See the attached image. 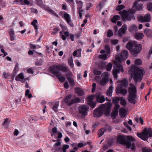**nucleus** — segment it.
<instances>
[{
  "label": "nucleus",
  "instance_id": "nucleus-1",
  "mask_svg": "<svg viewBox=\"0 0 152 152\" xmlns=\"http://www.w3.org/2000/svg\"><path fill=\"white\" fill-rule=\"evenodd\" d=\"M112 105L110 102L105 104H102L94 110L93 113L94 117L98 118L101 116L103 115L104 112L106 115H108L110 113Z\"/></svg>",
  "mask_w": 152,
  "mask_h": 152
},
{
  "label": "nucleus",
  "instance_id": "nucleus-2",
  "mask_svg": "<svg viewBox=\"0 0 152 152\" xmlns=\"http://www.w3.org/2000/svg\"><path fill=\"white\" fill-rule=\"evenodd\" d=\"M130 70L132 72V75L133 77L135 82L137 83L140 82L142 79L145 73L144 69L142 68H139L135 65L131 67Z\"/></svg>",
  "mask_w": 152,
  "mask_h": 152
},
{
  "label": "nucleus",
  "instance_id": "nucleus-3",
  "mask_svg": "<svg viewBox=\"0 0 152 152\" xmlns=\"http://www.w3.org/2000/svg\"><path fill=\"white\" fill-rule=\"evenodd\" d=\"M126 48L134 56L139 54L142 49L141 44H137L133 42H130L126 45Z\"/></svg>",
  "mask_w": 152,
  "mask_h": 152
},
{
  "label": "nucleus",
  "instance_id": "nucleus-4",
  "mask_svg": "<svg viewBox=\"0 0 152 152\" xmlns=\"http://www.w3.org/2000/svg\"><path fill=\"white\" fill-rule=\"evenodd\" d=\"M129 101L131 103L135 104L137 102L136 99L137 97V91L135 86L131 84L130 87L129 88Z\"/></svg>",
  "mask_w": 152,
  "mask_h": 152
},
{
  "label": "nucleus",
  "instance_id": "nucleus-5",
  "mask_svg": "<svg viewBox=\"0 0 152 152\" xmlns=\"http://www.w3.org/2000/svg\"><path fill=\"white\" fill-rule=\"evenodd\" d=\"M51 72L54 71L61 70L63 72H67L68 73L67 76H71L72 73L70 70L68 68L67 66L63 64L55 65L49 68Z\"/></svg>",
  "mask_w": 152,
  "mask_h": 152
},
{
  "label": "nucleus",
  "instance_id": "nucleus-6",
  "mask_svg": "<svg viewBox=\"0 0 152 152\" xmlns=\"http://www.w3.org/2000/svg\"><path fill=\"white\" fill-rule=\"evenodd\" d=\"M134 140V138L131 136H128L125 139L122 136H119L117 138L118 142L120 144L126 145L127 148H129L131 147V141Z\"/></svg>",
  "mask_w": 152,
  "mask_h": 152
},
{
  "label": "nucleus",
  "instance_id": "nucleus-7",
  "mask_svg": "<svg viewBox=\"0 0 152 152\" xmlns=\"http://www.w3.org/2000/svg\"><path fill=\"white\" fill-rule=\"evenodd\" d=\"M118 13L121 16L122 21H131L132 19H135L134 15L131 14L126 10H123L119 12Z\"/></svg>",
  "mask_w": 152,
  "mask_h": 152
},
{
  "label": "nucleus",
  "instance_id": "nucleus-8",
  "mask_svg": "<svg viewBox=\"0 0 152 152\" xmlns=\"http://www.w3.org/2000/svg\"><path fill=\"white\" fill-rule=\"evenodd\" d=\"M137 135L142 140L144 141L147 140L149 137H151L152 136V129L145 128L141 133H137Z\"/></svg>",
  "mask_w": 152,
  "mask_h": 152
},
{
  "label": "nucleus",
  "instance_id": "nucleus-9",
  "mask_svg": "<svg viewBox=\"0 0 152 152\" xmlns=\"http://www.w3.org/2000/svg\"><path fill=\"white\" fill-rule=\"evenodd\" d=\"M89 107L86 105L79 106L77 108L79 115L82 118H84L88 115Z\"/></svg>",
  "mask_w": 152,
  "mask_h": 152
},
{
  "label": "nucleus",
  "instance_id": "nucleus-10",
  "mask_svg": "<svg viewBox=\"0 0 152 152\" xmlns=\"http://www.w3.org/2000/svg\"><path fill=\"white\" fill-rule=\"evenodd\" d=\"M128 51L126 50L122 51L120 55H119L116 57V59L121 63L124 60H125L128 57Z\"/></svg>",
  "mask_w": 152,
  "mask_h": 152
},
{
  "label": "nucleus",
  "instance_id": "nucleus-11",
  "mask_svg": "<svg viewBox=\"0 0 152 152\" xmlns=\"http://www.w3.org/2000/svg\"><path fill=\"white\" fill-rule=\"evenodd\" d=\"M124 71L123 66L119 64L116 65L115 68L113 70V75L114 78H116L117 77V74L120 73V72H123Z\"/></svg>",
  "mask_w": 152,
  "mask_h": 152
},
{
  "label": "nucleus",
  "instance_id": "nucleus-12",
  "mask_svg": "<svg viewBox=\"0 0 152 152\" xmlns=\"http://www.w3.org/2000/svg\"><path fill=\"white\" fill-rule=\"evenodd\" d=\"M138 21L141 23L149 22L151 20V16L149 14H147L144 16H140L137 18Z\"/></svg>",
  "mask_w": 152,
  "mask_h": 152
},
{
  "label": "nucleus",
  "instance_id": "nucleus-13",
  "mask_svg": "<svg viewBox=\"0 0 152 152\" xmlns=\"http://www.w3.org/2000/svg\"><path fill=\"white\" fill-rule=\"evenodd\" d=\"M103 77L102 80L100 81L99 84L101 86H104L107 82L109 78V75L107 72H104L102 75Z\"/></svg>",
  "mask_w": 152,
  "mask_h": 152
},
{
  "label": "nucleus",
  "instance_id": "nucleus-14",
  "mask_svg": "<svg viewBox=\"0 0 152 152\" xmlns=\"http://www.w3.org/2000/svg\"><path fill=\"white\" fill-rule=\"evenodd\" d=\"M51 72L56 76L61 82L63 83L65 81V77L61 75L59 71H54L53 72Z\"/></svg>",
  "mask_w": 152,
  "mask_h": 152
},
{
  "label": "nucleus",
  "instance_id": "nucleus-15",
  "mask_svg": "<svg viewBox=\"0 0 152 152\" xmlns=\"http://www.w3.org/2000/svg\"><path fill=\"white\" fill-rule=\"evenodd\" d=\"M116 93L117 94H121L123 95H125L127 93V90L126 89L123 88L122 86H118L116 90Z\"/></svg>",
  "mask_w": 152,
  "mask_h": 152
},
{
  "label": "nucleus",
  "instance_id": "nucleus-16",
  "mask_svg": "<svg viewBox=\"0 0 152 152\" xmlns=\"http://www.w3.org/2000/svg\"><path fill=\"white\" fill-rule=\"evenodd\" d=\"M127 29V26L126 25H123L122 27L119 29L118 32V36L121 37L122 35L125 34Z\"/></svg>",
  "mask_w": 152,
  "mask_h": 152
},
{
  "label": "nucleus",
  "instance_id": "nucleus-17",
  "mask_svg": "<svg viewBox=\"0 0 152 152\" xmlns=\"http://www.w3.org/2000/svg\"><path fill=\"white\" fill-rule=\"evenodd\" d=\"M51 104V107H52V110L55 112H57L58 108L59 105V102L56 101L53 102L52 103L49 102Z\"/></svg>",
  "mask_w": 152,
  "mask_h": 152
},
{
  "label": "nucleus",
  "instance_id": "nucleus-18",
  "mask_svg": "<svg viewBox=\"0 0 152 152\" xmlns=\"http://www.w3.org/2000/svg\"><path fill=\"white\" fill-rule=\"evenodd\" d=\"M64 18L67 23L72 27H74V25L70 18V16L69 14L65 13L64 15Z\"/></svg>",
  "mask_w": 152,
  "mask_h": 152
},
{
  "label": "nucleus",
  "instance_id": "nucleus-19",
  "mask_svg": "<svg viewBox=\"0 0 152 152\" xmlns=\"http://www.w3.org/2000/svg\"><path fill=\"white\" fill-rule=\"evenodd\" d=\"M133 8L136 10L141 11L142 10V4H139L137 2H135Z\"/></svg>",
  "mask_w": 152,
  "mask_h": 152
},
{
  "label": "nucleus",
  "instance_id": "nucleus-20",
  "mask_svg": "<svg viewBox=\"0 0 152 152\" xmlns=\"http://www.w3.org/2000/svg\"><path fill=\"white\" fill-rule=\"evenodd\" d=\"M36 1L38 5L46 11H48V7L43 4L42 0H36Z\"/></svg>",
  "mask_w": 152,
  "mask_h": 152
},
{
  "label": "nucleus",
  "instance_id": "nucleus-21",
  "mask_svg": "<svg viewBox=\"0 0 152 152\" xmlns=\"http://www.w3.org/2000/svg\"><path fill=\"white\" fill-rule=\"evenodd\" d=\"M75 93L78 96H81L84 94V91L79 88H75Z\"/></svg>",
  "mask_w": 152,
  "mask_h": 152
},
{
  "label": "nucleus",
  "instance_id": "nucleus-22",
  "mask_svg": "<svg viewBox=\"0 0 152 152\" xmlns=\"http://www.w3.org/2000/svg\"><path fill=\"white\" fill-rule=\"evenodd\" d=\"M145 34L149 38L152 37V30L148 28H145L144 31Z\"/></svg>",
  "mask_w": 152,
  "mask_h": 152
},
{
  "label": "nucleus",
  "instance_id": "nucleus-23",
  "mask_svg": "<svg viewBox=\"0 0 152 152\" xmlns=\"http://www.w3.org/2000/svg\"><path fill=\"white\" fill-rule=\"evenodd\" d=\"M128 83L126 79H124L121 81V84L118 86H121L122 87L126 88L128 86Z\"/></svg>",
  "mask_w": 152,
  "mask_h": 152
},
{
  "label": "nucleus",
  "instance_id": "nucleus-24",
  "mask_svg": "<svg viewBox=\"0 0 152 152\" xmlns=\"http://www.w3.org/2000/svg\"><path fill=\"white\" fill-rule=\"evenodd\" d=\"M81 101L80 99L78 97H76L71 100V102L69 103V106H71L73 104L76 103H79Z\"/></svg>",
  "mask_w": 152,
  "mask_h": 152
},
{
  "label": "nucleus",
  "instance_id": "nucleus-25",
  "mask_svg": "<svg viewBox=\"0 0 152 152\" xmlns=\"http://www.w3.org/2000/svg\"><path fill=\"white\" fill-rule=\"evenodd\" d=\"M126 113V110L124 107L121 108L119 110V114L122 118L125 117Z\"/></svg>",
  "mask_w": 152,
  "mask_h": 152
},
{
  "label": "nucleus",
  "instance_id": "nucleus-26",
  "mask_svg": "<svg viewBox=\"0 0 152 152\" xmlns=\"http://www.w3.org/2000/svg\"><path fill=\"white\" fill-rule=\"evenodd\" d=\"M60 35L61 36L62 39L64 40H65L66 39V37H67L69 35V33L68 31H65L64 32V34L65 36L63 35V32L62 31H60Z\"/></svg>",
  "mask_w": 152,
  "mask_h": 152
},
{
  "label": "nucleus",
  "instance_id": "nucleus-27",
  "mask_svg": "<svg viewBox=\"0 0 152 152\" xmlns=\"http://www.w3.org/2000/svg\"><path fill=\"white\" fill-rule=\"evenodd\" d=\"M144 36L143 34L141 33H136L134 35L135 37L137 39H142Z\"/></svg>",
  "mask_w": 152,
  "mask_h": 152
},
{
  "label": "nucleus",
  "instance_id": "nucleus-28",
  "mask_svg": "<svg viewBox=\"0 0 152 152\" xmlns=\"http://www.w3.org/2000/svg\"><path fill=\"white\" fill-rule=\"evenodd\" d=\"M15 79L17 81H20V79L24 80V77L23 73H20L16 76Z\"/></svg>",
  "mask_w": 152,
  "mask_h": 152
},
{
  "label": "nucleus",
  "instance_id": "nucleus-29",
  "mask_svg": "<svg viewBox=\"0 0 152 152\" xmlns=\"http://www.w3.org/2000/svg\"><path fill=\"white\" fill-rule=\"evenodd\" d=\"M71 95H68L66 96V97L65 99L64 100V102L66 103L69 106V103L71 102Z\"/></svg>",
  "mask_w": 152,
  "mask_h": 152
},
{
  "label": "nucleus",
  "instance_id": "nucleus-30",
  "mask_svg": "<svg viewBox=\"0 0 152 152\" xmlns=\"http://www.w3.org/2000/svg\"><path fill=\"white\" fill-rule=\"evenodd\" d=\"M121 17L118 15L114 16L111 19V20L114 23H116V21L118 20H120Z\"/></svg>",
  "mask_w": 152,
  "mask_h": 152
},
{
  "label": "nucleus",
  "instance_id": "nucleus-31",
  "mask_svg": "<svg viewBox=\"0 0 152 152\" xmlns=\"http://www.w3.org/2000/svg\"><path fill=\"white\" fill-rule=\"evenodd\" d=\"M113 87L112 86H110L108 89L107 91V94L109 96H112L113 92Z\"/></svg>",
  "mask_w": 152,
  "mask_h": 152
},
{
  "label": "nucleus",
  "instance_id": "nucleus-32",
  "mask_svg": "<svg viewBox=\"0 0 152 152\" xmlns=\"http://www.w3.org/2000/svg\"><path fill=\"white\" fill-rule=\"evenodd\" d=\"M96 100L99 102L102 103L105 101L104 97L103 96H98L96 97Z\"/></svg>",
  "mask_w": 152,
  "mask_h": 152
},
{
  "label": "nucleus",
  "instance_id": "nucleus-33",
  "mask_svg": "<svg viewBox=\"0 0 152 152\" xmlns=\"http://www.w3.org/2000/svg\"><path fill=\"white\" fill-rule=\"evenodd\" d=\"M18 64L17 63H16L15 64V67L13 71V73L14 75H12V77L13 78H14L15 75L16 74V73L18 72Z\"/></svg>",
  "mask_w": 152,
  "mask_h": 152
},
{
  "label": "nucleus",
  "instance_id": "nucleus-34",
  "mask_svg": "<svg viewBox=\"0 0 152 152\" xmlns=\"http://www.w3.org/2000/svg\"><path fill=\"white\" fill-rule=\"evenodd\" d=\"M81 49H79L74 51L73 53V56H74L79 57L81 55Z\"/></svg>",
  "mask_w": 152,
  "mask_h": 152
},
{
  "label": "nucleus",
  "instance_id": "nucleus-35",
  "mask_svg": "<svg viewBox=\"0 0 152 152\" xmlns=\"http://www.w3.org/2000/svg\"><path fill=\"white\" fill-rule=\"evenodd\" d=\"M131 147L130 148H131V149L133 151H135L136 149V147L135 146V144H134L135 142V140L134 139V140L132 141H131Z\"/></svg>",
  "mask_w": 152,
  "mask_h": 152
},
{
  "label": "nucleus",
  "instance_id": "nucleus-36",
  "mask_svg": "<svg viewBox=\"0 0 152 152\" xmlns=\"http://www.w3.org/2000/svg\"><path fill=\"white\" fill-rule=\"evenodd\" d=\"M48 12H49L52 15H53L54 16H55L57 18H58L59 17V16L56 14L55 12L52 10L51 9L48 7Z\"/></svg>",
  "mask_w": 152,
  "mask_h": 152
},
{
  "label": "nucleus",
  "instance_id": "nucleus-37",
  "mask_svg": "<svg viewBox=\"0 0 152 152\" xmlns=\"http://www.w3.org/2000/svg\"><path fill=\"white\" fill-rule=\"evenodd\" d=\"M120 103L124 107H125L126 105V102L125 99H124L123 97L121 98Z\"/></svg>",
  "mask_w": 152,
  "mask_h": 152
},
{
  "label": "nucleus",
  "instance_id": "nucleus-38",
  "mask_svg": "<svg viewBox=\"0 0 152 152\" xmlns=\"http://www.w3.org/2000/svg\"><path fill=\"white\" fill-rule=\"evenodd\" d=\"M104 129L103 128L101 129L98 132V135L99 137L102 136L104 134Z\"/></svg>",
  "mask_w": 152,
  "mask_h": 152
},
{
  "label": "nucleus",
  "instance_id": "nucleus-39",
  "mask_svg": "<svg viewBox=\"0 0 152 152\" xmlns=\"http://www.w3.org/2000/svg\"><path fill=\"white\" fill-rule=\"evenodd\" d=\"M112 67V64L111 63L108 64L106 66V70L107 71H109L111 70Z\"/></svg>",
  "mask_w": 152,
  "mask_h": 152
},
{
  "label": "nucleus",
  "instance_id": "nucleus-40",
  "mask_svg": "<svg viewBox=\"0 0 152 152\" xmlns=\"http://www.w3.org/2000/svg\"><path fill=\"white\" fill-rule=\"evenodd\" d=\"M37 21L36 19L34 20L31 23V24L34 26V28H37V27L38 26L36 25Z\"/></svg>",
  "mask_w": 152,
  "mask_h": 152
},
{
  "label": "nucleus",
  "instance_id": "nucleus-41",
  "mask_svg": "<svg viewBox=\"0 0 152 152\" xmlns=\"http://www.w3.org/2000/svg\"><path fill=\"white\" fill-rule=\"evenodd\" d=\"M104 49L106 53L107 54H110V46L108 45H106L104 48Z\"/></svg>",
  "mask_w": 152,
  "mask_h": 152
},
{
  "label": "nucleus",
  "instance_id": "nucleus-42",
  "mask_svg": "<svg viewBox=\"0 0 152 152\" xmlns=\"http://www.w3.org/2000/svg\"><path fill=\"white\" fill-rule=\"evenodd\" d=\"M67 79L68 80L70 84L72 86H73L75 84L74 80L70 77H68Z\"/></svg>",
  "mask_w": 152,
  "mask_h": 152
},
{
  "label": "nucleus",
  "instance_id": "nucleus-43",
  "mask_svg": "<svg viewBox=\"0 0 152 152\" xmlns=\"http://www.w3.org/2000/svg\"><path fill=\"white\" fill-rule=\"evenodd\" d=\"M30 90L29 89H27L25 91V95L27 96L29 98H31L32 97V95L29 93Z\"/></svg>",
  "mask_w": 152,
  "mask_h": 152
},
{
  "label": "nucleus",
  "instance_id": "nucleus-44",
  "mask_svg": "<svg viewBox=\"0 0 152 152\" xmlns=\"http://www.w3.org/2000/svg\"><path fill=\"white\" fill-rule=\"evenodd\" d=\"M124 8V6L123 5H120L116 7V10L117 11H120L123 9Z\"/></svg>",
  "mask_w": 152,
  "mask_h": 152
},
{
  "label": "nucleus",
  "instance_id": "nucleus-45",
  "mask_svg": "<svg viewBox=\"0 0 152 152\" xmlns=\"http://www.w3.org/2000/svg\"><path fill=\"white\" fill-rule=\"evenodd\" d=\"M142 152H152V150L150 148H145L142 149Z\"/></svg>",
  "mask_w": 152,
  "mask_h": 152
},
{
  "label": "nucleus",
  "instance_id": "nucleus-46",
  "mask_svg": "<svg viewBox=\"0 0 152 152\" xmlns=\"http://www.w3.org/2000/svg\"><path fill=\"white\" fill-rule=\"evenodd\" d=\"M99 58L100 59L106 60L107 59V55L106 54L100 55L98 56Z\"/></svg>",
  "mask_w": 152,
  "mask_h": 152
},
{
  "label": "nucleus",
  "instance_id": "nucleus-47",
  "mask_svg": "<svg viewBox=\"0 0 152 152\" xmlns=\"http://www.w3.org/2000/svg\"><path fill=\"white\" fill-rule=\"evenodd\" d=\"M94 98V97L92 96H88L87 98V101L88 103L93 102Z\"/></svg>",
  "mask_w": 152,
  "mask_h": 152
},
{
  "label": "nucleus",
  "instance_id": "nucleus-48",
  "mask_svg": "<svg viewBox=\"0 0 152 152\" xmlns=\"http://www.w3.org/2000/svg\"><path fill=\"white\" fill-rule=\"evenodd\" d=\"M40 61H37L35 63V65L37 66H41L42 64V61H43V58H40Z\"/></svg>",
  "mask_w": 152,
  "mask_h": 152
},
{
  "label": "nucleus",
  "instance_id": "nucleus-49",
  "mask_svg": "<svg viewBox=\"0 0 152 152\" xmlns=\"http://www.w3.org/2000/svg\"><path fill=\"white\" fill-rule=\"evenodd\" d=\"M118 113H116L115 111H113L111 114V116L112 118L114 119H115L118 114Z\"/></svg>",
  "mask_w": 152,
  "mask_h": 152
},
{
  "label": "nucleus",
  "instance_id": "nucleus-50",
  "mask_svg": "<svg viewBox=\"0 0 152 152\" xmlns=\"http://www.w3.org/2000/svg\"><path fill=\"white\" fill-rule=\"evenodd\" d=\"M137 30V28L135 25L132 26L130 28V30L132 32L134 31Z\"/></svg>",
  "mask_w": 152,
  "mask_h": 152
},
{
  "label": "nucleus",
  "instance_id": "nucleus-51",
  "mask_svg": "<svg viewBox=\"0 0 152 152\" xmlns=\"http://www.w3.org/2000/svg\"><path fill=\"white\" fill-rule=\"evenodd\" d=\"M113 33L112 32V31L110 30H109L107 32V36L108 37H110L113 36Z\"/></svg>",
  "mask_w": 152,
  "mask_h": 152
},
{
  "label": "nucleus",
  "instance_id": "nucleus-52",
  "mask_svg": "<svg viewBox=\"0 0 152 152\" xmlns=\"http://www.w3.org/2000/svg\"><path fill=\"white\" fill-rule=\"evenodd\" d=\"M88 104H89L93 108L95 107L96 105V103L93 102H91L88 103Z\"/></svg>",
  "mask_w": 152,
  "mask_h": 152
},
{
  "label": "nucleus",
  "instance_id": "nucleus-53",
  "mask_svg": "<svg viewBox=\"0 0 152 152\" xmlns=\"http://www.w3.org/2000/svg\"><path fill=\"white\" fill-rule=\"evenodd\" d=\"M135 63L137 65H141L142 64V62L140 59H138L135 61Z\"/></svg>",
  "mask_w": 152,
  "mask_h": 152
},
{
  "label": "nucleus",
  "instance_id": "nucleus-54",
  "mask_svg": "<svg viewBox=\"0 0 152 152\" xmlns=\"http://www.w3.org/2000/svg\"><path fill=\"white\" fill-rule=\"evenodd\" d=\"M115 106L114 108V111L116 113H118V109L120 107V105L118 104H115Z\"/></svg>",
  "mask_w": 152,
  "mask_h": 152
},
{
  "label": "nucleus",
  "instance_id": "nucleus-55",
  "mask_svg": "<svg viewBox=\"0 0 152 152\" xmlns=\"http://www.w3.org/2000/svg\"><path fill=\"white\" fill-rule=\"evenodd\" d=\"M30 2L28 0H24V2H21V4L22 5H29L30 4Z\"/></svg>",
  "mask_w": 152,
  "mask_h": 152
},
{
  "label": "nucleus",
  "instance_id": "nucleus-56",
  "mask_svg": "<svg viewBox=\"0 0 152 152\" xmlns=\"http://www.w3.org/2000/svg\"><path fill=\"white\" fill-rule=\"evenodd\" d=\"M60 26L62 29V30L63 31H66L67 30V28L66 27L61 24H60Z\"/></svg>",
  "mask_w": 152,
  "mask_h": 152
},
{
  "label": "nucleus",
  "instance_id": "nucleus-57",
  "mask_svg": "<svg viewBox=\"0 0 152 152\" xmlns=\"http://www.w3.org/2000/svg\"><path fill=\"white\" fill-rule=\"evenodd\" d=\"M147 8L148 10L152 12V4H149L147 6Z\"/></svg>",
  "mask_w": 152,
  "mask_h": 152
},
{
  "label": "nucleus",
  "instance_id": "nucleus-58",
  "mask_svg": "<svg viewBox=\"0 0 152 152\" xmlns=\"http://www.w3.org/2000/svg\"><path fill=\"white\" fill-rule=\"evenodd\" d=\"M124 124L125 126L128 129H129V131H131L132 128L131 127L129 126L128 124L126 122H124Z\"/></svg>",
  "mask_w": 152,
  "mask_h": 152
},
{
  "label": "nucleus",
  "instance_id": "nucleus-59",
  "mask_svg": "<svg viewBox=\"0 0 152 152\" xmlns=\"http://www.w3.org/2000/svg\"><path fill=\"white\" fill-rule=\"evenodd\" d=\"M68 64L71 67H73L74 64L73 63V60L72 58L71 59V60L68 61Z\"/></svg>",
  "mask_w": 152,
  "mask_h": 152
},
{
  "label": "nucleus",
  "instance_id": "nucleus-60",
  "mask_svg": "<svg viewBox=\"0 0 152 152\" xmlns=\"http://www.w3.org/2000/svg\"><path fill=\"white\" fill-rule=\"evenodd\" d=\"M9 75L6 72H4L2 74V76L3 78L6 79L8 77Z\"/></svg>",
  "mask_w": 152,
  "mask_h": 152
},
{
  "label": "nucleus",
  "instance_id": "nucleus-61",
  "mask_svg": "<svg viewBox=\"0 0 152 152\" xmlns=\"http://www.w3.org/2000/svg\"><path fill=\"white\" fill-rule=\"evenodd\" d=\"M113 142V139H109L108 140V143L109 145H112Z\"/></svg>",
  "mask_w": 152,
  "mask_h": 152
},
{
  "label": "nucleus",
  "instance_id": "nucleus-62",
  "mask_svg": "<svg viewBox=\"0 0 152 152\" xmlns=\"http://www.w3.org/2000/svg\"><path fill=\"white\" fill-rule=\"evenodd\" d=\"M53 33L54 34H56L57 32H58L60 30V28L57 27L55 28H54L53 29Z\"/></svg>",
  "mask_w": 152,
  "mask_h": 152
},
{
  "label": "nucleus",
  "instance_id": "nucleus-63",
  "mask_svg": "<svg viewBox=\"0 0 152 152\" xmlns=\"http://www.w3.org/2000/svg\"><path fill=\"white\" fill-rule=\"evenodd\" d=\"M92 5V4L91 3H89L87 4L86 10H89L90 7Z\"/></svg>",
  "mask_w": 152,
  "mask_h": 152
},
{
  "label": "nucleus",
  "instance_id": "nucleus-64",
  "mask_svg": "<svg viewBox=\"0 0 152 152\" xmlns=\"http://www.w3.org/2000/svg\"><path fill=\"white\" fill-rule=\"evenodd\" d=\"M31 12L35 14H37L38 12V10L37 9L32 8L31 9Z\"/></svg>",
  "mask_w": 152,
  "mask_h": 152
}]
</instances>
